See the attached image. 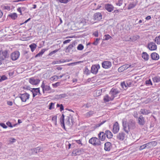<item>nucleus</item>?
<instances>
[{
	"label": "nucleus",
	"mask_w": 160,
	"mask_h": 160,
	"mask_svg": "<svg viewBox=\"0 0 160 160\" xmlns=\"http://www.w3.org/2000/svg\"><path fill=\"white\" fill-rule=\"evenodd\" d=\"M123 129L128 134L129 132L131 130H134L136 128L135 121L133 119L129 120L127 123L126 120L124 118L122 120Z\"/></svg>",
	"instance_id": "f257e3e1"
},
{
	"label": "nucleus",
	"mask_w": 160,
	"mask_h": 160,
	"mask_svg": "<svg viewBox=\"0 0 160 160\" xmlns=\"http://www.w3.org/2000/svg\"><path fill=\"white\" fill-rule=\"evenodd\" d=\"M89 142L94 146H99L101 144V142L98 138L92 137L89 140Z\"/></svg>",
	"instance_id": "f03ea898"
},
{
	"label": "nucleus",
	"mask_w": 160,
	"mask_h": 160,
	"mask_svg": "<svg viewBox=\"0 0 160 160\" xmlns=\"http://www.w3.org/2000/svg\"><path fill=\"white\" fill-rule=\"evenodd\" d=\"M9 56L8 51L7 50L0 51V59L1 61L8 58Z\"/></svg>",
	"instance_id": "7ed1b4c3"
},
{
	"label": "nucleus",
	"mask_w": 160,
	"mask_h": 160,
	"mask_svg": "<svg viewBox=\"0 0 160 160\" xmlns=\"http://www.w3.org/2000/svg\"><path fill=\"white\" fill-rule=\"evenodd\" d=\"M120 92V91L117 89L113 88L111 90L109 93V94L111 95V96L114 99V98L117 96V95Z\"/></svg>",
	"instance_id": "20e7f679"
},
{
	"label": "nucleus",
	"mask_w": 160,
	"mask_h": 160,
	"mask_svg": "<svg viewBox=\"0 0 160 160\" xmlns=\"http://www.w3.org/2000/svg\"><path fill=\"white\" fill-rule=\"evenodd\" d=\"M100 68V66L99 64L93 65L91 67V72L92 73L96 74L97 73Z\"/></svg>",
	"instance_id": "39448f33"
},
{
	"label": "nucleus",
	"mask_w": 160,
	"mask_h": 160,
	"mask_svg": "<svg viewBox=\"0 0 160 160\" xmlns=\"http://www.w3.org/2000/svg\"><path fill=\"white\" fill-rule=\"evenodd\" d=\"M20 53L18 51H16L12 53L11 55V58L12 60H17L19 57Z\"/></svg>",
	"instance_id": "423d86ee"
},
{
	"label": "nucleus",
	"mask_w": 160,
	"mask_h": 160,
	"mask_svg": "<svg viewBox=\"0 0 160 160\" xmlns=\"http://www.w3.org/2000/svg\"><path fill=\"white\" fill-rule=\"evenodd\" d=\"M31 92H32L33 97L34 98L36 95H40L41 93L40 91L39 88H31Z\"/></svg>",
	"instance_id": "0eeeda50"
},
{
	"label": "nucleus",
	"mask_w": 160,
	"mask_h": 160,
	"mask_svg": "<svg viewBox=\"0 0 160 160\" xmlns=\"http://www.w3.org/2000/svg\"><path fill=\"white\" fill-rule=\"evenodd\" d=\"M29 94L27 93H25L20 95L19 97L20 98L22 102H25L26 100L29 98Z\"/></svg>",
	"instance_id": "6e6552de"
},
{
	"label": "nucleus",
	"mask_w": 160,
	"mask_h": 160,
	"mask_svg": "<svg viewBox=\"0 0 160 160\" xmlns=\"http://www.w3.org/2000/svg\"><path fill=\"white\" fill-rule=\"evenodd\" d=\"M40 82V80L39 79L35 78L33 77L29 79V82L32 85H37Z\"/></svg>",
	"instance_id": "1a4fd4ad"
},
{
	"label": "nucleus",
	"mask_w": 160,
	"mask_h": 160,
	"mask_svg": "<svg viewBox=\"0 0 160 160\" xmlns=\"http://www.w3.org/2000/svg\"><path fill=\"white\" fill-rule=\"evenodd\" d=\"M102 66L105 69H108L111 67V63L109 61H105L102 63Z\"/></svg>",
	"instance_id": "9d476101"
},
{
	"label": "nucleus",
	"mask_w": 160,
	"mask_h": 160,
	"mask_svg": "<svg viewBox=\"0 0 160 160\" xmlns=\"http://www.w3.org/2000/svg\"><path fill=\"white\" fill-rule=\"evenodd\" d=\"M42 89L43 93H44L45 92L49 93L53 92L55 91L54 90L52 89L50 86L48 85H46Z\"/></svg>",
	"instance_id": "9b49d317"
},
{
	"label": "nucleus",
	"mask_w": 160,
	"mask_h": 160,
	"mask_svg": "<svg viewBox=\"0 0 160 160\" xmlns=\"http://www.w3.org/2000/svg\"><path fill=\"white\" fill-rule=\"evenodd\" d=\"M119 130V124L117 122H116L113 127L112 132L114 133H116L118 132Z\"/></svg>",
	"instance_id": "f8f14e48"
},
{
	"label": "nucleus",
	"mask_w": 160,
	"mask_h": 160,
	"mask_svg": "<svg viewBox=\"0 0 160 160\" xmlns=\"http://www.w3.org/2000/svg\"><path fill=\"white\" fill-rule=\"evenodd\" d=\"M84 152V150L82 148L77 149L73 151L72 154L76 156L82 154Z\"/></svg>",
	"instance_id": "ddd939ff"
},
{
	"label": "nucleus",
	"mask_w": 160,
	"mask_h": 160,
	"mask_svg": "<svg viewBox=\"0 0 160 160\" xmlns=\"http://www.w3.org/2000/svg\"><path fill=\"white\" fill-rule=\"evenodd\" d=\"M94 18L97 21H100L102 19V15L100 12H96L94 14Z\"/></svg>",
	"instance_id": "4468645a"
},
{
	"label": "nucleus",
	"mask_w": 160,
	"mask_h": 160,
	"mask_svg": "<svg viewBox=\"0 0 160 160\" xmlns=\"http://www.w3.org/2000/svg\"><path fill=\"white\" fill-rule=\"evenodd\" d=\"M131 65H129L128 64L123 65L118 68V71L120 72H122L128 68Z\"/></svg>",
	"instance_id": "2eb2a0df"
},
{
	"label": "nucleus",
	"mask_w": 160,
	"mask_h": 160,
	"mask_svg": "<svg viewBox=\"0 0 160 160\" xmlns=\"http://www.w3.org/2000/svg\"><path fill=\"white\" fill-rule=\"evenodd\" d=\"M148 48L151 50H154L157 49V45L154 42H150L148 45Z\"/></svg>",
	"instance_id": "dca6fc26"
},
{
	"label": "nucleus",
	"mask_w": 160,
	"mask_h": 160,
	"mask_svg": "<svg viewBox=\"0 0 160 160\" xmlns=\"http://www.w3.org/2000/svg\"><path fill=\"white\" fill-rule=\"evenodd\" d=\"M138 122L140 125H143L145 123V121L144 118L142 115H141L138 118Z\"/></svg>",
	"instance_id": "f3484780"
},
{
	"label": "nucleus",
	"mask_w": 160,
	"mask_h": 160,
	"mask_svg": "<svg viewBox=\"0 0 160 160\" xmlns=\"http://www.w3.org/2000/svg\"><path fill=\"white\" fill-rule=\"evenodd\" d=\"M105 9L108 12H111L114 9V7L111 4H106L105 5Z\"/></svg>",
	"instance_id": "a211bd4d"
},
{
	"label": "nucleus",
	"mask_w": 160,
	"mask_h": 160,
	"mask_svg": "<svg viewBox=\"0 0 160 160\" xmlns=\"http://www.w3.org/2000/svg\"><path fill=\"white\" fill-rule=\"evenodd\" d=\"M112 147L111 143L110 142H106L104 144V149L106 151H109Z\"/></svg>",
	"instance_id": "6ab92c4d"
},
{
	"label": "nucleus",
	"mask_w": 160,
	"mask_h": 160,
	"mask_svg": "<svg viewBox=\"0 0 160 160\" xmlns=\"http://www.w3.org/2000/svg\"><path fill=\"white\" fill-rule=\"evenodd\" d=\"M113 100V99L111 96V95L107 94L105 95L103 98V100L105 102H108L110 101H112Z\"/></svg>",
	"instance_id": "aec40b11"
},
{
	"label": "nucleus",
	"mask_w": 160,
	"mask_h": 160,
	"mask_svg": "<svg viewBox=\"0 0 160 160\" xmlns=\"http://www.w3.org/2000/svg\"><path fill=\"white\" fill-rule=\"evenodd\" d=\"M125 134L123 132L119 133L117 135V138L118 139L120 140H123L124 139Z\"/></svg>",
	"instance_id": "412c9836"
},
{
	"label": "nucleus",
	"mask_w": 160,
	"mask_h": 160,
	"mask_svg": "<svg viewBox=\"0 0 160 160\" xmlns=\"http://www.w3.org/2000/svg\"><path fill=\"white\" fill-rule=\"evenodd\" d=\"M99 139L102 141L105 140L106 138L105 133L103 132H100L98 134Z\"/></svg>",
	"instance_id": "4be33fe9"
},
{
	"label": "nucleus",
	"mask_w": 160,
	"mask_h": 160,
	"mask_svg": "<svg viewBox=\"0 0 160 160\" xmlns=\"http://www.w3.org/2000/svg\"><path fill=\"white\" fill-rule=\"evenodd\" d=\"M151 56L152 59L154 60H158L159 58V55L156 52L152 53L151 54Z\"/></svg>",
	"instance_id": "5701e85b"
},
{
	"label": "nucleus",
	"mask_w": 160,
	"mask_h": 160,
	"mask_svg": "<svg viewBox=\"0 0 160 160\" xmlns=\"http://www.w3.org/2000/svg\"><path fill=\"white\" fill-rule=\"evenodd\" d=\"M142 58L145 60L147 61L148 60L149 56L146 52H143L142 54Z\"/></svg>",
	"instance_id": "b1692460"
},
{
	"label": "nucleus",
	"mask_w": 160,
	"mask_h": 160,
	"mask_svg": "<svg viewBox=\"0 0 160 160\" xmlns=\"http://www.w3.org/2000/svg\"><path fill=\"white\" fill-rule=\"evenodd\" d=\"M140 112L143 115H148L150 113V111L144 109H142L140 110Z\"/></svg>",
	"instance_id": "393cba45"
},
{
	"label": "nucleus",
	"mask_w": 160,
	"mask_h": 160,
	"mask_svg": "<svg viewBox=\"0 0 160 160\" xmlns=\"http://www.w3.org/2000/svg\"><path fill=\"white\" fill-rule=\"evenodd\" d=\"M105 134L108 138H111L112 137V134L111 132L109 130H107L105 132Z\"/></svg>",
	"instance_id": "a878e982"
},
{
	"label": "nucleus",
	"mask_w": 160,
	"mask_h": 160,
	"mask_svg": "<svg viewBox=\"0 0 160 160\" xmlns=\"http://www.w3.org/2000/svg\"><path fill=\"white\" fill-rule=\"evenodd\" d=\"M64 115L62 114L60 119V122L62 127H63L65 129V124L64 123Z\"/></svg>",
	"instance_id": "bb28decb"
},
{
	"label": "nucleus",
	"mask_w": 160,
	"mask_h": 160,
	"mask_svg": "<svg viewBox=\"0 0 160 160\" xmlns=\"http://www.w3.org/2000/svg\"><path fill=\"white\" fill-rule=\"evenodd\" d=\"M47 49H43L41 50L40 52H39L38 54H37L35 56V57L37 58L38 57H41L42 55L44 53L45 51L47 50Z\"/></svg>",
	"instance_id": "cd10ccee"
},
{
	"label": "nucleus",
	"mask_w": 160,
	"mask_h": 160,
	"mask_svg": "<svg viewBox=\"0 0 160 160\" xmlns=\"http://www.w3.org/2000/svg\"><path fill=\"white\" fill-rule=\"evenodd\" d=\"M72 116L71 115H69L68 116L67 119V121L66 122V124L69 126L70 124V120H71V121L72 122Z\"/></svg>",
	"instance_id": "c85d7f7f"
},
{
	"label": "nucleus",
	"mask_w": 160,
	"mask_h": 160,
	"mask_svg": "<svg viewBox=\"0 0 160 160\" xmlns=\"http://www.w3.org/2000/svg\"><path fill=\"white\" fill-rule=\"evenodd\" d=\"M137 4V2H133L132 3H130L128 5V9H131L135 7Z\"/></svg>",
	"instance_id": "c756f323"
},
{
	"label": "nucleus",
	"mask_w": 160,
	"mask_h": 160,
	"mask_svg": "<svg viewBox=\"0 0 160 160\" xmlns=\"http://www.w3.org/2000/svg\"><path fill=\"white\" fill-rule=\"evenodd\" d=\"M153 81L155 82H160V77L159 76H156L152 78Z\"/></svg>",
	"instance_id": "7c9ffc66"
},
{
	"label": "nucleus",
	"mask_w": 160,
	"mask_h": 160,
	"mask_svg": "<svg viewBox=\"0 0 160 160\" xmlns=\"http://www.w3.org/2000/svg\"><path fill=\"white\" fill-rule=\"evenodd\" d=\"M139 38V36L138 35H136L132 36L130 38L131 40L133 42L135 41Z\"/></svg>",
	"instance_id": "2f4dec72"
},
{
	"label": "nucleus",
	"mask_w": 160,
	"mask_h": 160,
	"mask_svg": "<svg viewBox=\"0 0 160 160\" xmlns=\"http://www.w3.org/2000/svg\"><path fill=\"white\" fill-rule=\"evenodd\" d=\"M29 47L31 49L32 52H33L36 48L37 45L35 43H33L29 45Z\"/></svg>",
	"instance_id": "473e14b6"
},
{
	"label": "nucleus",
	"mask_w": 160,
	"mask_h": 160,
	"mask_svg": "<svg viewBox=\"0 0 160 160\" xmlns=\"http://www.w3.org/2000/svg\"><path fill=\"white\" fill-rule=\"evenodd\" d=\"M8 16L13 19H15L17 18V14L15 13H11L10 14H9L8 15Z\"/></svg>",
	"instance_id": "72a5a7b5"
},
{
	"label": "nucleus",
	"mask_w": 160,
	"mask_h": 160,
	"mask_svg": "<svg viewBox=\"0 0 160 160\" xmlns=\"http://www.w3.org/2000/svg\"><path fill=\"white\" fill-rule=\"evenodd\" d=\"M73 47V44H71L69 45L68 47L67 48L66 50V52H69L72 49V48Z\"/></svg>",
	"instance_id": "f704fd0d"
},
{
	"label": "nucleus",
	"mask_w": 160,
	"mask_h": 160,
	"mask_svg": "<svg viewBox=\"0 0 160 160\" xmlns=\"http://www.w3.org/2000/svg\"><path fill=\"white\" fill-rule=\"evenodd\" d=\"M124 3V0H118L116 3V5L117 6H121L123 3Z\"/></svg>",
	"instance_id": "c9c22d12"
},
{
	"label": "nucleus",
	"mask_w": 160,
	"mask_h": 160,
	"mask_svg": "<svg viewBox=\"0 0 160 160\" xmlns=\"http://www.w3.org/2000/svg\"><path fill=\"white\" fill-rule=\"evenodd\" d=\"M154 41L158 44H160V35L154 39Z\"/></svg>",
	"instance_id": "e433bc0d"
},
{
	"label": "nucleus",
	"mask_w": 160,
	"mask_h": 160,
	"mask_svg": "<svg viewBox=\"0 0 160 160\" xmlns=\"http://www.w3.org/2000/svg\"><path fill=\"white\" fill-rule=\"evenodd\" d=\"M94 114L93 111H90L89 112H87L85 114V116L86 117L88 118Z\"/></svg>",
	"instance_id": "4c0bfd02"
},
{
	"label": "nucleus",
	"mask_w": 160,
	"mask_h": 160,
	"mask_svg": "<svg viewBox=\"0 0 160 160\" xmlns=\"http://www.w3.org/2000/svg\"><path fill=\"white\" fill-rule=\"evenodd\" d=\"M36 151V153H37L39 152H41L42 151V149L40 147H38L34 148V151Z\"/></svg>",
	"instance_id": "58836bf2"
},
{
	"label": "nucleus",
	"mask_w": 160,
	"mask_h": 160,
	"mask_svg": "<svg viewBox=\"0 0 160 160\" xmlns=\"http://www.w3.org/2000/svg\"><path fill=\"white\" fill-rule=\"evenodd\" d=\"M146 84L148 86H152V83L150 79L148 80L145 81Z\"/></svg>",
	"instance_id": "ea45409f"
},
{
	"label": "nucleus",
	"mask_w": 160,
	"mask_h": 160,
	"mask_svg": "<svg viewBox=\"0 0 160 160\" xmlns=\"http://www.w3.org/2000/svg\"><path fill=\"white\" fill-rule=\"evenodd\" d=\"M149 144V143H147V144L141 146L139 148L140 150H142L145 148Z\"/></svg>",
	"instance_id": "a19ab883"
},
{
	"label": "nucleus",
	"mask_w": 160,
	"mask_h": 160,
	"mask_svg": "<svg viewBox=\"0 0 160 160\" xmlns=\"http://www.w3.org/2000/svg\"><path fill=\"white\" fill-rule=\"evenodd\" d=\"M84 48L83 45L82 44H79L77 47V49L78 50H82Z\"/></svg>",
	"instance_id": "79ce46f5"
},
{
	"label": "nucleus",
	"mask_w": 160,
	"mask_h": 160,
	"mask_svg": "<svg viewBox=\"0 0 160 160\" xmlns=\"http://www.w3.org/2000/svg\"><path fill=\"white\" fill-rule=\"evenodd\" d=\"M69 60H66V61H64V60H60L59 61H56L55 62V63H54V62H53V63L54 64H56V63H59V62H60V63H62V62H69Z\"/></svg>",
	"instance_id": "37998d69"
},
{
	"label": "nucleus",
	"mask_w": 160,
	"mask_h": 160,
	"mask_svg": "<svg viewBox=\"0 0 160 160\" xmlns=\"http://www.w3.org/2000/svg\"><path fill=\"white\" fill-rule=\"evenodd\" d=\"M57 107H60V111H61L64 110L63 106L62 104H57Z\"/></svg>",
	"instance_id": "c03bdc74"
},
{
	"label": "nucleus",
	"mask_w": 160,
	"mask_h": 160,
	"mask_svg": "<svg viewBox=\"0 0 160 160\" xmlns=\"http://www.w3.org/2000/svg\"><path fill=\"white\" fill-rule=\"evenodd\" d=\"M104 38H105L104 39L105 40H108L109 38H112L108 34L105 35H104Z\"/></svg>",
	"instance_id": "a18cd8bd"
},
{
	"label": "nucleus",
	"mask_w": 160,
	"mask_h": 160,
	"mask_svg": "<svg viewBox=\"0 0 160 160\" xmlns=\"http://www.w3.org/2000/svg\"><path fill=\"white\" fill-rule=\"evenodd\" d=\"M54 103L51 102L49 104V109L51 110L54 108Z\"/></svg>",
	"instance_id": "49530a36"
},
{
	"label": "nucleus",
	"mask_w": 160,
	"mask_h": 160,
	"mask_svg": "<svg viewBox=\"0 0 160 160\" xmlns=\"http://www.w3.org/2000/svg\"><path fill=\"white\" fill-rule=\"evenodd\" d=\"M60 85V83L59 82H57L55 83L52 84L53 88H56L58 86H59Z\"/></svg>",
	"instance_id": "de8ad7c7"
},
{
	"label": "nucleus",
	"mask_w": 160,
	"mask_h": 160,
	"mask_svg": "<svg viewBox=\"0 0 160 160\" xmlns=\"http://www.w3.org/2000/svg\"><path fill=\"white\" fill-rule=\"evenodd\" d=\"M100 40V39L97 38L95 41L94 42L92 43V44L95 45H98V42Z\"/></svg>",
	"instance_id": "09e8293b"
},
{
	"label": "nucleus",
	"mask_w": 160,
	"mask_h": 160,
	"mask_svg": "<svg viewBox=\"0 0 160 160\" xmlns=\"http://www.w3.org/2000/svg\"><path fill=\"white\" fill-rule=\"evenodd\" d=\"M58 51V49L55 50H54L53 51H52L51 52H50L49 54V55L51 56L52 55V54L56 53Z\"/></svg>",
	"instance_id": "8fccbe9b"
},
{
	"label": "nucleus",
	"mask_w": 160,
	"mask_h": 160,
	"mask_svg": "<svg viewBox=\"0 0 160 160\" xmlns=\"http://www.w3.org/2000/svg\"><path fill=\"white\" fill-rule=\"evenodd\" d=\"M3 9L4 10H7L8 11L10 10V7L8 6H4L2 7Z\"/></svg>",
	"instance_id": "3c124183"
},
{
	"label": "nucleus",
	"mask_w": 160,
	"mask_h": 160,
	"mask_svg": "<svg viewBox=\"0 0 160 160\" xmlns=\"http://www.w3.org/2000/svg\"><path fill=\"white\" fill-rule=\"evenodd\" d=\"M59 2L62 3H66L69 2V0H58Z\"/></svg>",
	"instance_id": "603ef678"
},
{
	"label": "nucleus",
	"mask_w": 160,
	"mask_h": 160,
	"mask_svg": "<svg viewBox=\"0 0 160 160\" xmlns=\"http://www.w3.org/2000/svg\"><path fill=\"white\" fill-rule=\"evenodd\" d=\"M7 78L4 75L2 76L0 78V82L7 79Z\"/></svg>",
	"instance_id": "864d4df0"
},
{
	"label": "nucleus",
	"mask_w": 160,
	"mask_h": 160,
	"mask_svg": "<svg viewBox=\"0 0 160 160\" xmlns=\"http://www.w3.org/2000/svg\"><path fill=\"white\" fill-rule=\"evenodd\" d=\"M106 122V121H103L102 122H101L98 123V124H97L96 125V126L97 127H100V126H101L102 125V124H103L105 122Z\"/></svg>",
	"instance_id": "5fc2aeb1"
},
{
	"label": "nucleus",
	"mask_w": 160,
	"mask_h": 160,
	"mask_svg": "<svg viewBox=\"0 0 160 160\" xmlns=\"http://www.w3.org/2000/svg\"><path fill=\"white\" fill-rule=\"evenodd\" d=\"M0 125L4 128H7V126L4 123H0Z\"/></svg>",
	"instance_id": "6e6d98bb"
},
{
	"label": "nucleus",
	"mask_w": 160,
	"mask_h": 160,
	"mask_svg": "<svg viewBox=\"0 0 160 160\" xmlns=\"http://www.w3.org/2000/svg\"><path fill=\"white\" fill-rule=\"evenodd\" d=\"M56 78H57L56 76L55 75L52 77L51 78L52 79V80L55 81L57 80V79H56Z\"/></svg>",
	"instance_id": "4d7b16f0"
},
{
	"label": "nucleus",
	"mask_w": 160,
	"mask_h": 160,
	"mask_svg": "<svg viewBox=\"0 0 160 160\" xmlns=\"http://www.w3.org/2000/svg\"><path fill=\"white\" fill-rule=\"evenodd\" d=\"M57 116H55L52 118V120L54 122L57 121Z\"/></svg>",
	"instance_id": "13d9d810"
},
{
	"label": "nucleus",
	"mask_w": 160,
	"mask_h": 160,
	"mask_svg": "<svg viewBox=\"0 0 160 160\" xmlns=\"http://www.w3.org/2000/svg\"><path fill=\"white\" fill-rule=\"evenodd\" d=\"M76 142L78 144H81V145H82V142L80 139L76 140Z\"/></svg>",
	"instance_id": "bf43d9fd"
},
{
	"label": "nucleus",
	"mask_w": 160,
	"mask_h": 160,
	"mask_svg": "<svg viewBox=\"0 0 160 160\" xmlns=\"http://www.w3.org/2000/svg\"><path fill=\"white\" fill-rule=\"evenodd\" d=\"M10 142H14L16 141V139L14 138H11L10 139Z\"/></svg>",
	"instance_id": "052dcab7"
},
{
	"label": "nucleus",
	"mask_w": 160,
	"mask_h": 160,
	"mask_svg": "<svg viewBox=\"0 0 160 160\" xmlns=\"http://www.w3.org/2000/svg\"><path fill=\"white\" fill-rule=\"evenodd\" d=\"M121 86H122V88H124V86L125 87H127L126 83L125 82H123L121 84Z\"/></svg>",
	"instance_id": "680f3d73"
},
{
	"label": "nucleus",
	"mask_w": 160,
	"mask_h": 160,
	"mask_svg": "<svg viewBox=\"0 0 160 160\" xmlns=\"http://www.w3.org/2000/svg\"><path fill=\"white\" fill-rule=\"evenodd\" d=\"M6 124H7V125L9 127H10L11 128L12 127V124L10 122H7Z\"/></svg>",
	"instance_id": "e2e57ef3"
},
{
	"label": "nucleus",
	"mask_w": 160,
	"mask_h": 160,
	"mask_svg": "<svg viewBox=\"0 0 160 160\" xmlns=\"http://www.w3.org/2000/svg\"><path fill=\"white\" fill-rule=\"evenodd\" d=\"M71 40L70 39H68L66 40H65L63 42V43L64 44H66L68 43H69L70 41Z\"/></svg>",
	"instance_id": "0e129e2a"
},
{
	"label": "nucleus",
	"mask_w": 160,
	"mask_h": 160,
	"mask_svg": "<svg viewBox=\"0 0 160 160\" xmlns=\"http://www.w3.org/2000/svg\"><path fill=\"white\" fill-rule=\"evenodd\" d=\"M93 35L96 37L98 36V32H95L93 34Z\"/></svg>",
	"instance_id": "69168bd1"
},
{
	"label": "nucleus",
	"mask_w": 160,
	"mask_h": 160,
	"mask_svg": "<svg viewBox=\"0 0 160 160\" xmlns=\"http://www.w3.org/2000/svg\"><path fill=\"white\" fill-rule=\"evenodd\" d=\"M85 72L86 74H88L89 73V70L87 68H85Z\"/></svg>",
	"instance_id": "338daca9"
},
{
	"label": "nucleus",
	"mask_w": 160,
	"mask_h": 160,
	"mask_svg": "<svg viewBox=\"0 0 160 160\" xmlns=\"http://www.w3.org/2000/svg\"><path fill=\"white\" fill-rule=\"evenodd\" d=\"M7 104L8 105L12 106V101H8L7 102Z\"/></svg>",
	"instance_id": "774afa93"
}]
</instances>
